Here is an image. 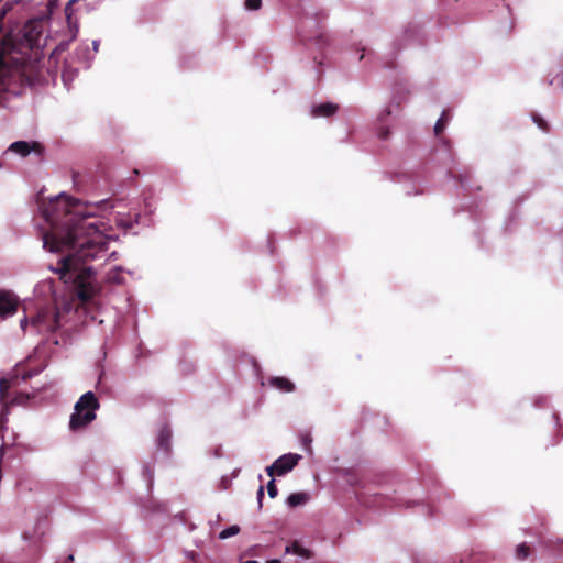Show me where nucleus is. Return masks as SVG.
<instances>
[{"mask_svg":"<svg viewBox=\"0 0 563 563\" xmlns=\"http://www.w3.org/2000/svg\"><path fill=\"white\" fill-rule=\"evenodd\" d=\"M561 81H562V87H563V71H562V79H561Z\"/></svg>","mask_w":563,"mask_h":563,"instance_id":"393cba45","label":"nucleus"},{"mask_svg":"<svg viewBox=\"0 0 563 563\" xmlns=\"http://www.w3.org/2000/svg\"><path fill=\"white\" fill-rule=\"evenodd\" d=\"M532 120L538 125V128L540 130H542L543 132H549V130H550L549 124L542 117L534 113V114H532Z\"/></svg>","mask_w":563,"mask_h":563,"instance_id":"f3484780","label":"nucleus"},{"mask_svg":"<svg viewBox=\"0 0 563 563\" xmlns=\"http://www.w3.org/2000/svg\"><path fill=\"white\" fill-rule=\"evenodd\" d=\"M21 329L25 332L30 325L38 334H48L59 328V311L57 308H41L30 320L24 317L20 322Z\"/></svg>","mask_w":563,"mask_h":563,"instance_id":"7ed1b4c3","label":"nucleus"},{"mask_svg":"<svg viewBox=\"0 0 563 563\" xmlns=\"http://www.w3.org/2000/svg\"><path fill=\"white\" fill-rule=\"evenodd\" d=\"M300 456L297 454H284L266 468L268 476H283L291 471L298 463Z\"/></svg>","mask_w":563,"mask_h":563,"instance_id":"20e7f679","label":"nucleus"},{"mask_svg":"<svg viewBox=\"0 0 563 563\" xmlns=\"http://www.w3.org/2000/svg\"><path fill=\"white\" fill-rule=\"evenodd\" d=\"M339 106L332 102H324L317 106H313L311 109V115L314 118L318 117H332L336 113Z\"/></svg>","mask_w":563,"mask_h":563,"instance_id":"0eeeda50","label":"nucleus"},{"mask_svg":"<svg viewBox=\"0 0 563 563\" xmlns=\"http://www.w3.org/2000/svg\"><path fill=\"white\" fill-rule=\"evenodd\" d=\"M73 561H74V555H73V554H69V555L65 559L64 563H71Z\"/></svg>","mask_w":563,"mask_h":563,"instance_id":"4be33fe9","label":"nucleus"},{"mask_svg":"<svg viewBox=\"0 0 563 563\" xmlns=\"http://www.w3.org/2000/svg\"><path fill=\"white\" fill-rule=\"evenodd\" d=\"M240 532V527L236 526V525H233L224 530H222L220 533H219V538L220 539H228L230 537H233L235 534H238Z\"/></svg>","mask_w":563,"mask_h":563,"instance_id":"dca6fc26","label":"nucleus"},{"mask_svg":"<svg viewBox=\"0 0 563 563\" xmlns=\"http://www.w3.org/2000/svg\"><path fill=\"white\" fill-rule=\"evenodd\" d=\"M8 151L13 152L21 157L27 156L31 152L35 153L37 156L42 157L44 154V146L36 141L26 142V141H16L13 142Z\"/></svg>","mask_w":563,"mask_h":563,"instance_id":"423d86ee","label":"nucleus"},{"mask_svg":"<svg viewBox=\"0 0 563 563\" xmlns=\"http://www.w3.org/2000/svg\"><path fill=\"white\" fill-rule=\"evenodd\" d=\"M309 499V495L307 493H294L290 494L287 498V504L289 507L295 508L301 505H305Z\"/></svg>","mask_w":563,"mask_h":563,"instance_id":"9d476101","label":"nucleus"},{"mask_svg":"<svg viewBox=\"0 0 563 563\" xmlns=\"http://www.w3.org/2000/svg\"><path fill=\"white\" fill-rule=\"evenodd\" d=\"M323 38H324V37H323V35H319V36L317 37V40H318L319 42H322V41H323Z\"/></svg>","mask_w":563,"mask_h":563,"instance_id":"b1692460","label":"nucleus"},{"mask_svg":"<svg viewBox=\"0 0 563 563\" xmlns=\"http://www.w3.org/2000/svg\"><path fill=\"white\" fill-rule=\"evenodd\" d=\"M106 279L110 284H121L123 282L122 269L120 267L110 269Z\"/></svg>","mask_w":563,"mask_h":563,"instance_id":"f8f14e48","label":"nucleus"},{"mask_svg":"<svg viewBox=\"0 0 563 563\" xmlns=\"http://www.w3.org/2000/svg\"><path fill=\"white\" fill-rule=\"evenodd\" d=\"M378 136L382 140H386L389 136V130L387 128H380L378 132Z\"/></svg>","mask_w":563,"mask_h":563,"instance_id":"aec40b11","label":"nucleus"},{"mask_svg":"<svg viewBox=\"0 0 563 563\" xmlns=\"http://www.w3.org/2000/svg\"><path fill=\"white\" fill-rule=\"evenodd\" d=\"M269 386L283 391V393H291L295 390V384L290 382L288 378L283 376H274L268 379Z\"/></svg>","mask_w":563,"mask_h":563,"instance_id":"6e6552de","label":"nucleus"},{"mask_svg":"<svg viewBox=\"0 0 563 563\" xmlns=\"http://www.w3.org/2000/svg\"><path fill=\"white\" fill-rule=\"evenodd\" d=\"M266 563H282L278 559L268 560Z\"/></svg>","mask_w":563,"mask_h":563,"instance_id":"5701e85b","label":"nucleus"},{"mask_svg":"<svg viewBox=\"0 0 563 563\" xmlns=\"http://www.w3.org/2000/svg\"><path fill=\"white\" fill-rule=\"evenodd\" d=\"M91 208L68 196H58L44 209L51 230L43 233V246L51 252L69 251L59 261L57 273L65 283L73 279L77 296L82 301L93 298L100 287L93 280V271L87 262L99 258L108 250L104 223Z\"/></svg>","mask_w":563,"mask_h":563,"instance_id":"f257e3e1","label":"nucleus"},{"mask_svg":"<svg viewBox=\"0 0 563 563\" xmlns=\"http://www.w3.org/2000/svg\"><path fill=\"white\" fill-rule=\"evenodd\" d=\"M446 112L444 111L442 113V115L438 119V121L435 122V125H434V134L437 136H440L441 133L444 131L445 129V125H446V122H448V117H446Z\"/></svg>","mask_w":563,"mask_h":563,"instance_id":"4468645a","label":"nucleus"},{"mask_svg":"<svg viewBox=\"0 0 563 563\" xmlns=\"http://www.w3.org/2000/svg\"><path fill=\"white\" fill-rule=\"evenodd\" d=\"M100 408V402L92 391H87L80 396L74 407V412L69 419V429L79 431L85 429L96 420V411Z\"/></svg>","mask_w":563,"mask_h":563,"instance_id":"f03ea898","label":"nucleus"},{"mask_svg":"<svg viewBox=\"0 0 563 563\" xmlns=\"http://www.w3.org/2000/svg\"><path fill=\"white\" fill-rule=\"evenodd\" d=\"M530 554V548L528 547L527 543H520L517 548H516V558L518 560H525L529 556Z\"/></svg>","mask_w":563,"mask_h":563,"instance_id":"2eb2a0df","label":"nucleus"},{"mask_svg":"<svg viewBox=\"0 0 563 563\" xmlns=\"http://www.w3.org/2000/svg\"><path fill=\"white\" fill-rule=\"evenodd\" d=\"M263 497H264V488H263V486H260V488L257 490V500H258L260 508L262 507Z\"/></svg>","mask_w":563,"mask_h":563,"instance_id":"412c9836","label":"nucleus"},{"mask_svg":"<svg viewBox=\"0 0 563 563\" xmlns=\"http://www.w3.org/2000/svg\"><path fill=\"white\" fill-rule=\"evenodd\" d=\"M170 440H172V430L168 426H163L159 429L158 437H157V445L165 452L170 451Z\"/></svg>","mask_w":563,"mask_h":563,"instance_id":"1a4fd4ad","label":"nucleus"},{"mask_svg":"<svg viewBox=\"0 0 563 563\" xmlns=\"http://www.w3.org/2000/svg\"><path fill=\"white\" fill-rule=\"evenodd\" d=\"M286 552H291L296 555L307 559L311 556L310 551L301 547V544L298 541H294L290 545H287Z\"/></svg>","mask_w":563,"mask_h":563,"instance_id":"9b49d317","label":"nucleus"},{"mask_svg":"<svg viewBox=\"0 0 563 563\" xmlns=\"http://www.w3.org/2000/svg\"><path fill=\"white\" fill-rule=\"evenodd\" d=\"M19 298L12 291L0 290V318L5 319L18 311Z\"/></svg>","mask_w":563,"mask_h":563,"instance_id":"39448f33","label":"nucleus"},{"mask_svg":"<svg viewBox=\"0 0 563 563\" xmlns=\"http://www.w3.org/2000/svg\"><path fill=\"white\" fill-rule=\"evenodd\" d=\"M452 177L455 178L461 186H464L467 180L471 178V172L468 169H464L461 173H455L453 170L450 172Z\"/></svg>","mask_w":563,"mask_h":563,"instance_id":"ddd939ff","label":"nucleus"},{"mask_svg":"<svg viewBox=\"0 0 563 563\" xmlns=\"http://www.w3.org/2000/svg\"><path fill=\"white\" fill-rule=\"evenodd\" d=\"M267 493L269 495L271 498H275L278 494V490H277V487H276V484H275V481L274 479H271L267 484Z\"/></svg>","mask_w":563,"mask_h":563,"instance_id":"6ab92c4d","label":"nucleus"},{"mask_svg":"<svg viewBox=\"0 0 563 563\" xmlns=\"http://www.w3.org/2000/svg\"><path fill=\"white\" fill-rule=\"evenodd\" d=\"M244 5H245V9L255 11V10L261 9L262 0H245Z\"/></svg>","mask_w":563,"mask_h":563,"instance_id":"a211bd4d","label":"nucleus"}]
</instances>
